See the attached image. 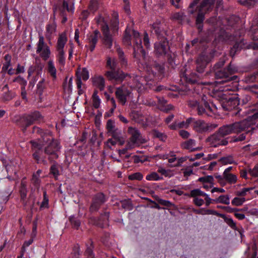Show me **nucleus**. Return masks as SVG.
Returning <instances> with one entry per match:
<instances>
[{"mask_svg": "<svg viewBox=\"0 0 258 258\" xmlns=\"http://www.w3.org/2000/svg\"><path fill=\"white\" fill-rule=\"evenodd\" d=\"M225 179L230 183H234L237 181V177L233 174H228L223 175Z\"/></svg>", "mask_w": 258, "mask_h": 258, "instance_id": "nucleus-51", "label": "nucleus"}, {"mask_svg": "<svg viewBox=\"0 0 258 258\" xmlns=\"http://www.w3.org/2000/svg\"><path fill=\"white\" fill-rule=\"evenodd\" d=\"M195 144V141L192 139H189L187 141L182 143L181 145V147L184 149H191V147Z\"/></svg>", "mask_w": 258, "mask_h": 258, "instance_id": "nucleus-47", "label": "nucleus"}, {"mask_svg": "<svg viewBox=\"0 0 258 258\" xmlns=\"http://www.w3.org/2000/svg\"><path fill=\"white\" fill-rule=\"evenodd\" d=\"M121 204V207L123 209H131L132 208V205L131 202L129 200H124L120 201Z\"/></svg>", "mask_w": 258, "mask_h": 258, "instance_id": "nucleus-64", "label": "nucleus"}, {"mask_svg": "<svg viewBox=\"0 0 258 258\" xmlns=\"http://www.w3.org/2000/svg\"><path fill=\"white\" fill-rule=\"evenodd\" d=\"M200 1L194 0L187 9V13L189 15L195 16L197 12L195 24L199 33L203 30L206 14L213 10L216 0H202L200 5H198Z\"/></svg>", "mask_w": 258, "mask_h": 258, "instance_id": "nucleus-1", "label": "nucleus"}, {"mask_svg": "<svg viewBox=\"0 0 258 258\" xmlns=\"http://www.w3.org/2000/svg\"><path fill=\"white\" fill-rule=\"evenodd\" d=\"M187 83L190 84H201L200 80L202 79V75L201 74H198L196 73H191L188 76H185ZM203 85H206V83H201Z\"/></svg>", "mask_w": 258, "mask_h": 258, "instance_id": "nucleus-18", "label": "nucleus"}, {"mask_svg": "<svg viewBox=\"0 0 258 258\" xmlns=\"http://www.w3.org/2000/svg\"><path fill=\"white\" fill-rule=\"evenodd\" d=\"M61 146L58 141L51 142L46 145L43 149L42 158H41L42 162L44 164H47L45 160L46 157L50 162H53L59 157Z\"/></svg>", "mask_w": 258, "mask_h": 258, "instance_id": "nucleus-3", "label": "nucleus"}, {"mask_svg": "<svg viewBox=\"0 0 258 258\" xmlns=\"http://www.w3.org/2000/svg\"><path fill=\"white\" fill-rule=\"evenodd\" d=\"M245 81L247 83H251L258 81V72L247 75L245 77Z\"/></svg>", "mask_w": 258, "mask_h": 258, "instance_id": "nucleus-32", "label": "nucleus"}, {"mask_svg": "<svg viewBox=\"0 0 258 258\" xmlns=\"http://www.w3.org/2000/svg\"><path fill=\"white\" fill-rule=\"evenodd\" d=\"M51 163H53V164L50 168V174H52L55 179L57 180L58 176L59 175V171L58 170L59 165L55 160Z\"/></svg>", "mask_w": 258, "mask_h": 258, "instance_id": "nucleus-30", "label": "nucleus"}, {"mask_svg": "<svg viewBox=\"0 0 258 258\" xmlns=\"http://www.w3.org/2000/svg\"><path fill=\"white\" fill-rule=\"evenodd\" d=\"M214 72L216 79H220L221 81L218 82L219 84H224L232 80H235L237 76L232 75L236 72L235 68L230 63L226 68L223 69H219Z\"/></svg>", "mask_w": 258, "mask_h": 258, "instance_id": "nucleus-4", "label": "nucleus"}, {"mask_svg": "<svg viewBox=\"0 0 258 258\" xmlns=\"http://www.w3.org/2000/svg\"><path fill=\"white\" fill-rule=\"evenodd\" d=\"M28 190L27 188V182L26 178H23L21 181V184L19 188V193L20 195L21 200L22 201L24 205H26L25 200L27 195Z\"/></svg>", "mask_w": 258, "mask_h": 258, "instance_id": "nucleus-19", "label": "nucleus"}, {"mask_svg": "<svg viewBox=\"0 0 258 258\" xmlns=\"http://www.w3.org/2000/svg\"><path fill=\"white\" fill-rule=\"evenodd\" d=\"M153 198L158 203L162 206H164L167 207H170L172 205V203L169 201H166L160 199L158 196L155 195L153 196Z\"/></svg>", "mask_w": 258, "mask_h": 258, "instance_id": "nucleus-44", "label": "nucleus"}, {"mask_svg": "<svg viewBox=\"0 0 258 258\" xmlns=\"http://www.w3.org/2000/svg\"><path fill=\"white\" fill-rule=\"evenodd\" d=\"M69 221L71 224L72 228L75 229H78L80 225L81 222L79 219L74 216H70L69 218Z\"/></svg>", "mask_w": 258, "mask_h": 258, "instance_id": "nucleus-37", "label": "nucleus"}, {"mask_svg": "<svg viewBox=\"0 0 258 258\" xmlns=\"http://www.w3.org/2000/svg\"><path fill=\"white\" fill-rule=\"evenodd\" d=\"M240 104V98L237 96H231L225 98L222 103V107L227 111H231L237 108Z\"/></svg>", "mask_w": 258, "mask_h": 258, "instance_id": "nucleus-13", "label": "nucleus"}, {"mask_svg": "<svg viewBox=\"0 0 258 258\" xmlns=\"http://www.w3.org/2000/svg\"><path fill=\"white\" fill-rule=\"evenodd\" d=\"M56 25L55 24H48L46 27V36H50L56 30Z\"/></svg>", "mask_w": 258, "mask_h": 258, "instance_id": "nucleus-52", "label": "nucleus"}, {"mask_svg": "<svg viewBox=\"0 0 258 258\" xmlns=\"http://www.w3.org/2000/svg\"><path fill=\"white\" fill-rule=\"evenodd\" d=\"M225 63V60L224 58H220L219 61L217 62L213 67L214 72L216 71L219 69H223L222 68L223 67Z\"/></svg>", "mask_w": 258, "mask_h": 258, "instance_id": "nucleus-63", "label": "nucleus"}, {"mask_svg": "<svg viewBox=\"0 0 258 258\" xmlns=\"http://www.w3.org/2000/svg\"><path fill=\"white\" fill-rule=\"evenodd\" d=\"M30 143L32 146V149L35 151L32 154L33 158L35 159L37 163H39L41 158H42L43 154V145L38 142L32 140L30 141Z\"/></svg>", "mask_w": 258, "mask_h": 258, "instance_id": "nucleus-14", "label": "nucleus"}, {"mask_svg": "<svg viewBox=\"0 0 258 258\" xmlns=\"http://www.w3.org/2000/svg\"><path fill=\"white\" fill-rule=\"evenodd\" d=\"M133 35L134 38V52L133 56L134 58L140 59L139 55L141 53V56L143 59L145 58L146 52L143 48L142 45V41L140 38V33L133 29H132L131 35Z\"/></svg>", "mask_w": 258, "mask_h": 258, "instance_id": "nucleus-7", "label": "nucleus"}, {"mask_svg": "<svg viewBox=\"0 0 258 258\" xmlns=\"http://www.w3.org/2000/svg\"><path fill=\"white\" fill-rule=\"evenodd\" d=\"M97 94L98 91L96 90H94L92 95L93 106L96 109L99 107L100 103V100Z\"/></svg>", "mask_w": 258, "mask_h": 258, "instance_id": "nucleus-38", "label": "nucleus"}, {"mask_svg": "<svg viewBox=\"0 0 258 258\" xmlns=\"http://www.w3.org/2000/svg\"><path fill=\"white\" fill-rule=\"evenodd\" d=\"M250 125V121L247 120H243L241 121L223 125L218 128V131L223 138H225L226 136L232 134L240 133L248 128Z\"/></svg>", "mask_w": 258, "mask_h": 258, "instance_id": "nucleus-2", "label": "nucleus"}, {"mask_svg": "<svg viewBox=\"0 0 258 258\" xmlns=\"http://www.w3.org/2000/svg\"><path fill=\"white\" fill-rule=\"evenodd\" d=\"M117 17V14H114V18L111 20L110 26L113 33L117 32L118 29L119 22Z\"/></svg>", "mask_w": 258, "mask_h": 258, "instance_id": "nucleus-39", "label": "nucleus"}, {"mask_svg": "<svg viewBox=\"0 0 258 258\" xmlns=\"http://www.w3.org/2000/svg\"><path fill=\"white\" fill-rule=\"evenodd\" d=\"M16 96L15 92L11 91L8 90L7 92L4 94L3 96V99L4 101H8L13 99Z\"/></svg>", "mask_w": 258, "mask_h": 258, "instance_id": "nucleus-46", "label": "nucleus"}, {"mask_svg": "<svg viewBox=\"0 0 258 258\" xmlns=\"http://www.w3.org/2000/svg\"><path fill=\"white\" fill-rule=\"evenodd\" d=\"M206 194L202 191L199 189H195L191 190L190 191V196L193 198H196L197 196H203L205 197Z\"/></svg>", "mask_w": 258, "mask_h": 258, "instance_id": "nucleus-60", "label": "nucleus"}, {"mask_svg": "<svg viewBox=\"0 0 258 258\" xmlns=\"http://www.w3.org/2000/svg\"><path fill=\"white\" fill-rule=\"evenodd\" d=\"M87 249L85 251V254L88 258H94L93 254V242L91 239H90L87 244Z\"/></svg>", "mask_w": 258, "mask_h": 258, "instance_id": "nucleus-31", "label": "nucleus"}, {"mask_svg": "<svg viewBox=\"0 0 258 258\" xmlns=\"http://www.w3.org/2000/svg\"><path fill=\"white\" fill-rule=\"evenodd\" d=\"M209 61V57L205 54L199 55L196 59V71L199 74L204 72L205 69Z\"/></svg>", "mask_w": 258, "mask_h": 258, "instance_id": "nucleus-15", "label": "nucleus"}, {"mask_svg": "<svg viewBox=\"0 0 258 258\" xmlns=\"http://www.w3.org/2000/svg\"><path fill=\"white\" fill-rule=\"evenodd\" d=\"M50 50L48 46L46 47L43 49L42 51L40 52V56L44 60H46L50 57Z\"/></svg>", "mask_w": 258, "mask_h": 258, "instance_id": "nucleus-45", "label": "nucleus"}, {"mask_svg": "<svg viewBox=\"0 0 258 258\" xmlns=\"http://www.w3.org/2000/svg\"><path fill=\"white\" fill-rule=\"evenodd\" d=\"M47 71L50 74L51 76L53 78L54 80L56 78V70L54 66L53 62L52 60H49L48 62V68Z\"/></svg>", "mask_w": 258, "mask_h": 258, "instance_id": "nucleus-36", "label": "nucleus"}, {"mask_svg": "<svg viewBox=\"0 0 258 258\" xmlns=\"http://www.w3.org/2000/svg\"><path fill=\"white\" fill-rule=\"evenodd\" d=\"M106 128L107 130L108 134L113 131V130L117 129L115 126L114 121L111 119H109L107 120L106 123Z\"/></svg>", "mask_w": 258, "mask_h": 258, "instance_id": "nucleus-54", "label": "nucleus"}, {"mask_svg": "<svg viewBox=\"0 0 258 258\" xmlns=\"http://www.w3.org/2000/svg\"><path fill=\"white\" fill-rule=\"evenodd\" d=\"M193 129L199 133L206 132V123L202 120H198L194 121Z\"/></svg>", "mask_w": 258, "mask_h": 258, "instance_id": "nucleus-21", "label": "nucleus"}, {"mask_svg": "<svg viewBox=\"0 0 258 258\" xmlns=\"http://www.w3.org/2000/svg\"><path fill=\"white\" fill-rule=\"evenodd\" d=\"M115 94L118 101L122 105H124L126 102V97L130 95L131 92L122 86L116 88Z\"/></svg>", "mask_w": 258, "mask_h": 258, "instance_id": "nucleus-16", "label": "nucleus"}, {"mask_svg": "<svg viewBox=\"0 0 258 258\" xmlns=\"http://www.w3.org/2000/svg\"><path fill=\"white\" fill-rule=\"evenodd\" d=\"M13 82H18L21 86V87H24L25 88L26 85H27V81L22 77L20 76H18L17 77L15 78L13 80Z\"/></svg>", "mask_w": 258, "mask_h": 258, "instance_id": "nucleus-62", "label": "nucleus"}, {"mask_svg": "<svg viewBox=\"0 0 258 258\" xmlns=\"http://www.w3.org/2000/svg\"><path fill=\"white\" fill-rule=\"evenodd\" d=\"M152 135L154 138H158L162 142H165L167 139V136L164 133H162L156 130H153L152 132Z\"/></svg>", "mask_w": 258, "mask_h": 258, "instance_id": "nucleus-35", "label": "nucleus"}, {"mask_svg": "<svg viewBox=\"0 0 258 258\" xmlns=\"http://www.w3.org/2000/svg\"><path fill=\"white\" fill-rule=\"evenodd\" d=\"M146 178L148 180H158L162 179V177H160L156 172H153L147 175Z\"/></svg>", "mask_w": 258, "mask_h": 258, "instance_id": "nucleus-58", "label": "nucleus"}, {"mask_svg": "<svg viewBox=\"0 0 258 258\" xmlns=\"http://www.w3.org/2000/svg\"><path fill=\"white\" fill-rule=\"evenodd\" d=\"M42 116L38 111H34L29 114L24 115L20 117L16 121L17 124L23 128L24 132L27 127L33 124L35 121H40Z\"/></svg>", "mask_w": 258, "mask_h": 258, "instance_id": "nucleus-5", "label": "nucleus"}, {"mask_svg": "<svg viewBox=\"0 0 258 258\" xmlns=\"http://www.w3.org/2000/svg\"><path fill=\"white\" fill-rule=\"evenodd\" d=\"M229 138H223L218 130L206 139V142L212 147H217L220 146H226L228 144Z\"/></svg>", "mask_w": 258, "mask_h": 258, "instance_id": "nucleus-10", "label": "nucleus"}, {"mask_svg": "<svg viewBox=\"0 0 258 258\" xmlns=\"http://www.w3.org/2000/svg\"><path fill=\"white\" fill-rule=\"evenodd\" d=\"M245 199L244 198H234L231 202V204L236 206H239L243 204V203L245 202Z\"/></svg>", "mask_w": 258, "mask_h": 258, "instance_id": "nucleus-56", "label": "nucleus"}, {"mask_svg": "<svg viewBox=\"0 0 258 258\" xmlns=\"http://www.w3.org/2000/svg\"><path fill=\"white\" fill-rule=\"evenodd\" d=\"M117 62L116 59L108 57L106 61V67L110 69V71L116 70Z\"/></svg>", "mask_w": 258, "mask_h": 258, "instance_id": "nucleus-34", "label": "nucleus"}, {"mask_svg": "<svg viewBox=\"0 0 258 258\" xmlns=\"http://www.w3.org/2000/svg\"><path fill=\"white\" fill-rule=\"evenodd\" d=\"M73 258H79L80 255V246L78 244L74 245L73 248V251L71 253Z\"/></svg>", "mask_w": 258, "mask_h": 258, "instance_id": "nucleus-50", "label": "nucleus"}, {"mask_svg": "<svg viewBox=\"0 0 258 258\" xmlns=\"http://www.w3.org/2000/svg\"><path fill=\"white\" fill-rule=\"evenodd\" d=\"M110 239V233L108 232H105L103 233V235L101 237V241L106 246H109L111 244V242L109 241Z\"/></svg>", "mask_w": 258, "mask_h": 258, "instance_id": "nucleus-48", "label": "nucleus"}, {"mask_svg": "<svg viewBox=\"0 0 258 258\" xmlns=\"http://www.w3.org/2000/svg\"><path fill=\"white\" fill-rule=\"evenodd\" d=\"M96 22L101 26V30L103 34V43L108 48H110L112 45V37L110 33L107 21L104 17L99 16Z\"/></svg>", "mask_w": 258, "mask_h": 258, "instance_id": "nucleus-6", "label": "nucleus"}, {"mask_svg": "<svg viewBox=\"0 0 258 258\" xmlns=\"http://www.w3.org/2000/svg\"><path fill=\"white\" fill-rule=\"evenodd\" d=\"M152 66L153 69L158 72L159 75H163L164 73L165 68L163 64L155 61L152 64Z\"/></svg>", "mask_w": 258, "mask_h": 258, "instance_id": "nucleus-41", "label": "nucleus"}, {"mask_svg": "<svg viewBox=\"0 0 258 258\" xmlns=\"http://www.w3.org/2000/svg\"><path fill=\"white\" fill-rule=\"evenodd\" d=\"M105 77L109 81H114L116 83H121L127 77L130 78L131 76L127 73H124L120 69H116L114 71H108L105 73Z\"/></svg>", "mask_w": 258, "mask_h": 258, "instance_id": "nucleus-11", "label": "nucleus"}, {"mask_svg": "<svg viewBox=\"0 0 258 258\" xmlns=\"http://www.w3.org/2000/svg\"><path fill=\"white\" fill-rule=\"evenodd\" d=\"M218 161L221 163L223 165H226L227 164L234 163V160L232 155H228L226 157H223L221 158Z\"/></svg>", "mask_w": 258, "mask_h": 258, "instance_id": "nucleus-40", "label": "nucleus"}, {"mask_svg": "<svg viewBox=\"0 0 258 258\" xmlns=\"http://www.w3.org/2000/svg\"><path fill=\"white\" fill-rule=\"evenodd\" d=\"M172 19L180 21V23H182V21H184L185 19V15L183 13H174L172 16Z\"/></svg>", "mask_w": 258, "mask_h": 258, "instance_id": "nucleus-57", "label": "nucleus"}, {"mask_svg": "<svg viewBox=\"0 0 258 258\" xmlns=\"http://www.w3.org/2000/svg\"><path fill=\"white\" fill-rule=\"evenodd\" d=\"M109 212H104L101 214L99 220L96 221L95 218H91L90 222H92L93 220L94 221L93 224L96 225L97 226L104 228L109 226Z\"/></svg>", "mask_w": 258, "mask_h": 258, "instance_id": "nucleus-17", "label": "nucleus"}, {"mask_svg": "<svg viewBox=\"0 0 258 258\" xmlns=\"http://www.w3.org/2000/svg\"><path fill=\"white\" fill-rule=\"evenodd\" d=\"M220 217L222 218L224 221L232 229H236V225L232 219L227 217L225 215L221 214Z\"/></svg>", "mask_w": 258, "mask_h": 258, "instance_id": "nucleus-43", "label": "nucleus"}, {"mask_svg": "<svg viewBox=\"0 0 258 258\" xmlns=\"http://www.w3.org/2000/svg\"><path fill=\"white\" fill-rule=\"evenodd\" d=\"M143 178V174L140 172H136L128 176V179L130 180H141Z\"/></svg>", "mask_w": 258, "mask_h": 258, "instance_id": "nucleus-59", "label": "nucleus"}, {"mask_svg": "<svg viewBox=\"0 0 258 258\" xmlns=\"http://www.w3.org/2000/svg\"><path fill=\"white\" fill-rule=\"evenodd\" d=\"M31 181L33 185L38 189L41 182V180L38 176H37L36 174L33 173Z\"/></svg>", "mask_w": 258, "mask_h": 258, "instance_id": "nucleus-49", "label": "nucleus"}, {"mask_svg": "<svg viewBox=\"0 0 258 258\" xmlns=\"http://www.w3.org/2000/svg\"><path fill=\"white\" fill-rule=\"evenodd\" d=\"M40 136L41 139H39V141L43 145H46L50 143L57 141L53 137L52 133L50 131L44 132Z\"/></svg>", "mask_w": 258, "mask_h": 258, "instance_id": "nucleus-20", "label": "nucleus"}, {"mask_svg": "<svg viewBox=\"0 0 258 258\" xmlns=\"http://www.w3.org/2000/svg\"><path fill=\"white\" fill-rule=\"evenodd\" d=\"M48 46L44 41V37L42 35L39 36V41L37 44V48L36 52L37 53H40L43 50V48H46V47Z\"/></svg>", "mask_w": 258, "mask_h": 258, "instance_id": "nucleus-33", "label": "nucleus"}, {"mask_svg": "<svg viewBox=\"0 0 258 258\" xmlns=\"http://www.w3.org/2000/svg\"><path fill=\"white\" fill-rule=\"evenodd\" d=\"M43 199L40 207V209H42L44 208H48V198L47 196L46 191L45 190L43 191Z\"/></svg>", "mask_w": 258, "mask_h": 258, "instance_id": "nucleus-55", "label": "nucleus"}, {"mask_svg": "<svg viewBox=\"0 0 258 258\" xmlns=\"http://www.w3.org/2000/svg\"><path fill=\"white\" fill-rule=\"evenodd\" d=\"M165 24L163 22L157 20L152 25V33H155L158 40L167 38V31L165 30Z\"/></svg>", "mask_w": 258, "mask_h": 258, "instance_id": "nucleus-12", "label": "nucleus"}, {"mask_svg": "<svg viewBox=\"0 0 258 258\" xmlns=\"http://www.w3.org/2000/svg\"><path fill=\"white\" fill-rule=\"evenodd\" d=\"M99 36L100 37V33L98 30H95L93 32V34L90 36L89 38V42L90 43L89 49L91 51H93L94 50L98 41V38Z\"/></svg>", "mask_w": 258, "mask_h": 258, "instance_id": "nucleus-22", "label": "nucleus"}, {"mask_svg": "<svg viewBox=\"0 0 258 258\" xmlns=\"http://www.w3.org/2000/svg\"><path fill=\"white\" fill-rule=\"evenodd\" d=\"M244 43L243 40L236 41L230 50V56L234 57L236 53L239 52L244 47Z\"/></svg>", "mask_w": 258, "mask_h": 258, "instance_id": "nucleus-23", "label": "nucleus"}, {"mask_svg": "<svg viewBox=\"0 0 258 258\" xmlns=\"http://www.w3.org/2000/svg\"><path fill=\"white\" fill-rule=\"evenodd\" d=\"M113 139L118 142L119 145L122 146L124 144V139L122 136L121 132L118 128L109 133Z\"/></svg>", "mask_w": 258, "mask_h": 258, "instance_id": "nucleus-25", "label": "nucleus"}, {"mask_svg": "<svg viewBox=\"0 0 258 258\" xmlns=\"http://www.w3.org/2000/svg\"><path fill=\"white\" fill-rule=\"evenodd\" d=\"M67 40L68 39L66 33H62L59 34L57 39L56 49H63L64 46L67 41Z\"/></svg>", "mask_w": 258, "mask_h": 258, "instance_id": "nucleus-28", "label": "nucleus"}, {"mask_svg": "<svg viewBox=\"0 0 258 258\" xmlns=\"http://www.w3.org/2000/svg\"><path fill=\"white\" fill-rule=\"evenodd\" d=\"M128 132L131 135V137L130 139L131 142L133 144H136L140 137L139 131L136 128L130 127Z\"/></svg>", "mask_w": 258, "mask_h": 258, "instance_id": "nucleus-26", "label": "nucleus"}, {"mask_svg": "<svg viewBox=\"0 0 258 258\" xmlns=\"http://www.w3.org/2000/svg\"><path fill=\"white\" fill-rule=\"evenodd\" d=\"M198 180L203 183H212L214 181V178L211 175H208L205 177H202L199 178Z\"/></svg>", "mask_w": 258, "mask_h": 258, "instance_id": "nucleus-61", "label": "nucleus"}, {"mask_svg": "<svg viewBox=\"0 0 258 258\" xmlns=\"http://www.w3.org/2000/svg\"><path fill=\"white\" fill-rule=\"evenodd\" d=\"M98 8V3L97 0H91L89 6V10L92 12H96Z\"/></svg>", "mask_w": 258, "mask_h": 258, "instance_id": "nucleus-53", "label": "nucleus"}, {"mask_svg": "<svg viewBox=\"0 0 258 258\" xmlns=\"http://www.w3.org/2000/svg\"><path fill=\"white\" fill-rule=\"evenodd\" d=\"M131 31L132 29L127 27L124 31L122 42L126 46H131L132 45Z\"/></svg>", "mask_w": 258, "mask_h": 258, "instance_id": "nucleus-29", "label": "nucleus"}, {"mask_svg": "<svg viewBox=\"0 0 258 258\" xmlns=\"http://www.w3.org/2000/svg\"><path fill=\"white\" fill-rule=\"evenodd\" d=\"M93 85L95 86L100 91H102L105 87V80L101 76H95L92 78Z\"/></svg>", "mask_w": 258, "mask_h": 258, "instance_id": "nucleus-24", "label": "nucleus"}, {"mask_svg": "<svg viewBox=\"0 0 258 258\" xmlns=\"http://www.w3.org/2000/svg\"><path fill=\"white\" fill-rule=\"evenodd\" d=\"M116 52L121 67H126L127 66V60L122 49L120 47H117L116 49Z\"/></svg>", "mask_w": 258, "mask_h": 258, "instance_id": "nucleus-27", "label": "nucleus"}, {"mask_svg": "<svg viewBox=\"0 0 258 258\" xmlns=\"http://www.w3.org/2000/svg\"><path fill=\"white\" fill-rule=\"evenodd\" d=\"M170 50L169 42L167 38L159 40L154 44V54L156 57L161 58L165 56Z\"/></svg>", "mask_w": 258, "mask_h": 258, "instance_id": "nucleus-8", "label": "nucleus"}, {"mask_svg": "<svg viewBox=\"0 0 258 258\" xmlns=\"http://www.w3.org/2000/svg\"><path fill=\"white\" fill-rule=\"evenodd\" d=\"M213 201L216 203H219L226 205H229L230 203L229 197L228 195H221L218 199Z\"/></svg>", "mask_w": 258, "mask_h": 258, "instance_id": "nucleus-42", "label": "nucleus"}, {"mask_svg": "<svg viewBox=\"0 0 258 258\" xmlns=\"http://www.w3.org/2000/svg\"><path fill=\"white\" fill-rule=\"evenodd\" d=\"M106 196L102 192H98L94 195L89 207V212L91 213L98 212L101 206L106 202Z\"/></svg>", "mask_w": 258, "mask_h": 258, "instance_id": "nucleus-9", "label": "nucleus"}]
</instances>
